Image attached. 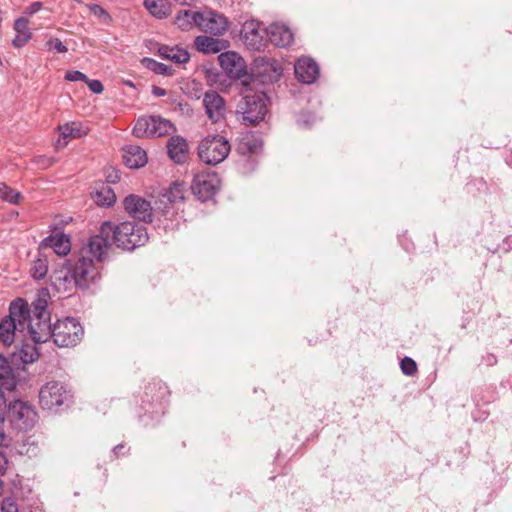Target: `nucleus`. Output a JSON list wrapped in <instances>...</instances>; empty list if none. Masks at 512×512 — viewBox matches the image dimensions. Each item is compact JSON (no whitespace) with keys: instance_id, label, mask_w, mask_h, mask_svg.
I'll return each mask as SVG.
<instances>
[{"instance_id":"obj_3","label":"nucleus","mask_w":512,"mask_h":512,"mask_svg":"<svg viewBox=\"0 0 512 512\" xmlns=\"http://www.w3.org/2000/svg\"><path fill=\"white\" fill-rule=\"evenodd\" d=\"M47 301L38 298L32 304V310L27 305V320L24 336L28 335L35 343H44L50 339V313Z\"/></svg>"},{"instance_id":"obj_24","label":"nucleus","mask_w":512,"mask_h":512,"mask_svg":"<svg viewBox=\"0 0 512 512\" xmlns=\"http://www.w3.org/2000/svg\"><path fill=\"white\" fill-rule=\"evenodd\" d=\"M158 54L163 59L169 60L175 64H183L190 59L188 51L178 46L162 45L158 49Z\"/></svg>"},{"instance_id":"obj_35","label":"nucleus","mask_w":512,"mask_h":512,"mask_svg":"<svg viewBox=\"0 0 512 512\" xmlns=\"http://www.w3.org/2000/svg\"><path fill=\"white\" fill-rule=\"evenodd\" d=\"M400 368L403 374L413 376L417 372V364L410 357H404L401 360Z\"/></svg>"},{"instance_id":"obj_44","label":"nucleus","mask_w":512,"mask_h":512,"mask_svg":"<svg viewBox=\"0 0 512 512\" xmlns=\"http://www.w3.org/2000/svg\"><path fill=\"white\" fill-rule=\"evenodd\" d=\"M3 423H4V417H0V446H7V436L4 432V428H3Z\"/></svg>"},{"instance_id":"obj_28","label":"nucleus","mask_w":512,"mask_h":512,"mask_svg":"<svg viewBox=\"0 0 512 512\" xmlns=\"http://www.w3.org/2000/svg\"><path fill=\"white\" fill-rule=\"evenodd\" d=\"M197 13L190 10H182L175 17V24L182 30H189L193 26H198Z\"/></svg>"},{"instance_id":"obj_5","label":"nucleus","mask_w":512,"mask_h":512,"mask_svg":"<svg viewBox=\"0 0 512 512\" xmlns=\"http://www.w3.org/2000/svg\"><path fill=\"white\" fill-rule=\"evenodd\" d=\"M84 335L81 324L72 317L58 320L53 326L50 325V338L59 347H72L77 345Z\"/></svg>"},{"instance_id":"obj_46","label":"nucleus","mask_w":512,"mask_h":512,"mask_svg":"<svg viewBox=\"0 0 512 512\" xmlns=\"http://www.w3.org/2000/svg\"><path fill=\"white\" fill-rule=\"evenodd\" d=\"M107 175H108L109 181L112 183H115V182L119 181V179H120L119 172L116 169L108 170Z\"/></svg>"},{"instance_id":"obj_48","label":"nucleus","mask_w":512,"mask_h":512,"mask_svg":"<svg viewBox=\"0 0 512 512\" xmlns=\"http://www.w3.org/2000/svg\"><path fill=\"white\" fill-rule=\"evenodd\" d=\"M152 94L156 97H163L166 95V90L159 86H152Z\"/></svg>"},{"instance_id":"obj_6","label":"nucleus","mask_w":512,"mask_h":512,"mask_svg":"<svg viewBox=\"0 0 512 512\" xmlns=\"http://www.w3.org/2000/svg\"><path fill=\"white\" fill-rule=\"evenodd\" d=\"M174 130L175 126L171 121L160 116L149 115L137 119L133 128V135L137 138L162 137Z\"/></svg>"},{"instance_id":"obj_39","label":"nucleus","mask_w":512,"mask_h":512,"mask_svg":"<svg viewBox=\"0 0 512 512\" xmlns=\"http://www.w3.org/2000/svg\"><path fill=\"white\" fill-rule=\"evenodd\" d=\"M1 512H18V507L12 498H5L2 501Z\"/></svg>"},{"instance_id":"obj_16","label":"nucleus","mask_w":512,"mask_h":512,"mask_svg":"<svg viewBox=\"0 0 512 512\" xmlns=\"http://www.w3.org/2000/svg\"><path fill=\"white\" fill-rule=\"evenodd\" d=\"M219 64L224 72L233 79H240L246 74L244 59L234 51H227L218 56Z\"/></svg>"},{"instance_id":"obj_20","label":"nucleus","mask_w":512,"mask_h":512,"mask_svg":"<svg viewBox=\"0 0 512 512\" xmlns=\"http://www.w3.org/2000/svg\"><path fill=\"white\" fill-rule=\"evenodd\" d=\"M228 42L225 40L213 38L207 35L197 36L194 45L199 52L204 54H216L227 47Z\"/></svg>"},{"instance_id":"obj_18","label":"nucleus","mask_w":512,"mask_h":512,"mask_svg":"<svg viewBox=\"0 0 512 512\" xmlns=\"http://www.w3.org/2000/svg\"><path fill=\"white\" fill-rule=\"evenodd\" d=\"M266 38L275 46L286 47L292 43L293 34L287 26L274 23L266 28Z\"/></svg>"},{"instance_id":"obj_8","label":"nucleus","mask_w":512,"mask_h":512,"mask_svg":"<svg viewBox=\"0 0 512 512\" xmlns=\"http://www.w3.org/2000/svg\"><path fill=\"white\" fill-rule=\"evenodd\" d=\"M267 101L264 93L246 94L239 105L243 122L253 126L263 121L267 114Z\"/></svg>"},{"instance_id":"obj_30","label":"nucleus","mask_w":512,"mask_h":512,"mask_svg":"<svg viewBox=\"0 0 512 512\" xmlns=\"http://www.w3.org/2000/svg\"><path fill=\"white\" fill-rule=\"evenodd\" d=\"M185 191L183 183L174 182L167 190L165 196L170 203L181 202L185 198Z\"/></svg>"},{"instance_id":"obj_17","label":"nucleus","mask_w":512,"mask_h":512,"mask_svg":"<svg viewBox=\"0 0 512 512\" xmlns=\"http://www.w3.org/2000/svg\"><path fill=\"white\" fill-rule=\"evenodd\" d=\"M294 71L298 81L304 84L314 83L319 76V66L310 57H302L298 59L295 63Z\"/></svg>"},{"instance_id":"obj_41","label":"nucleus","mask_w":512,"mask_h":512,"mask_svg":"<svg viewBox=\"0 0 512 512\" xmlns=\"http://www.w3.org/2000/svg\"><path fill=\"white\" fill-rule=\"evenodd\" d=\"M41 8H42L41 2L36 1V2L31 3L24 10V14L26 15L25 17H28V18L31 17L32 15H34L35 13L40 11Z\"/></svg>"},{"instance_id":"obj_23","label":"nucleus","mask_w":512,"mask_h":512,"mask_svg":"<svg viewBox=\"0 0 512 512\" xmlns=\"http://www.w3.org/2000/svg\"><path fill=\"white\" fill-rule=\"evenodd\" d=\"M41 245L52 248L59 256H66L71 250L70 238L63 233L46 237Z\"/></svg>"},{"instance_id":"obj_52","label":"nucleus","mask_w":512,"mask_h":512,"mask_svg":"<svg viewBox=\"0 0 512 512\" xmlns=\"http://www.w3.org/2000/svg\"><path fill=\"white\" fill-rule=\"evenodd\" d=\"M244 85H248V82L246 80L243 81Z\"/></svg>"},{"instance_id":"obj_25","label":"nucleus","mask_w":512,"mask_h":512,"mask_svg":"<svg viewBox=\"0 0 512 512\" xmlns=\"http://www.w3.org/2000/svg\"><path fill=\"white\" fill-rule=\"evenodd\" d=\"M32 344L23 343L17 352L13 353V359L18 358L23 364H31L38 360L40 353L36 347V344L32 340Z\"/></svg>"},{"instance_id":"obj_14","label":"nucleus","mask_w":512,"mask_h":512,"mask_svg":"<svg viewBox=\"0 0 512 512\" xmlns=\"http://www.w3.org/2000/svg\"><path fill=\"white\" fill-rule=\"evenodd\" d=\"M202 104L207 117L213 123H219L225 120L227 113L225 99L216 91L209 90L203 95Z\"/></svg>"},{"instance_id":"obj_38","label":"nucleus","mask_w":512,"mask_h":512,"mask_svg":"<svg viewBox=\"0 0 512 512\" xmlns=\"http://www.w3.org/2000/svg\"><path fill=\"white\" fill-rule=\"evenodd\" d=\"M90 11L94 16H96L100 19H103L104 21H107L110 19V16L107 13V11L104 8H102L100 5L94 4V5L90 6Z\"/></svg>"},{"instance_id":"obj_49","label":"nucleus","mask_w":512,"mask_h":512,"mask_svg":"<svg viewBox=\"0 0 512 512\" xmlns=\"http://www.w3.org/2000/svg\"><path fill=\"white\" fill-rule=\"evenodd\" d=\"M311 113H302L300 119L298 120L299 124L303 127H307L309 125V120L306 117H310Z\"/></svg>"},{"instance_id":"obj_4","label":"nucleus","mask_w":512,"mask_h":512,"mask_svg":"<svg viewBox=\"0 0 512 512\" xmlns=\"http://www.w3.org/2000/svg\"><path fill=\"white\" fill-rule=\"evenodd\" d=\"M27 315L26 301L18 298L11 302L9 314L0 321V343L8 347L17 334L24 333Z\"/></svg>"},{"instance_id":"obj_33","label":"nucleus","mask_w":512,"mask_h":512,"mask_svg":"<svg viewBox=\"0 0 512 512\" xmlns=\"http://www.w3.org/2000/svg\"><path fill=\"white\" fill-rule=\"evenodd\" d=\"M48 272V265L45 259H37L31 268V275L34 279H43Z\"/></svg>"},{"instance_id":"obj_29","label":"nucleus","mask_w":512,"mask_h":512,"mask_svg":"<svg viewBox=\"0 0 512 512\" xmlns=\"http://www.w3.org/2000/svg\"><path fill=\"white\" fill-rule=\"evenodd\" d=\"M116 201V195L109 186H102L95 195V202L99 206L109 207Z\"/></svg>"},{"instance_id":"obj_31","label":"nucleus","mask_w":512,"mask_h":512,"mask_svg":"<svg viewBox=\"0 0 512 512\" xmlns=\"http://www.w3.org/2000/svg\"><path fill=\"white\" fill-rule=\"evenodd\" d=\"M167 394V387L160 381L149 383L145 388V395L152 400H160Z\"/></svg>"},{"instance_id":"obj_2","label":"nucleus","mask_w":512,"mask_h":512,"mask_svg":"<svg viewBox=\"0 0 512 512\" xmlns=\"http://www.w3.org/2000/svg\"><path fill=\"white\" fill-rule=\"evenodd\" d=\"M97 247H89V239L82 246L77 259L69 260L67 264L68 275L74 281L75 286L80 289H87L97 283L101 278L100 268L104 261L106 252H102L98 257Z\"/></svg>"},{"instance_id":"obj_1","label":"nucleus","mask_w":512,"mask_h":512,"mask_svg":"<svg viewBox=\"0 0 512 512\" xmlns=\"http://www.w3.org/2000/svg\"><path fill=\"white\" fill-rule=\"evenodd\" d=\"M148 239L147 229L143 224L125 221L115 225L105 221L101 224L99 233L89 238V247L90 250L97 247L96 250L100 251L97 253L99 257L102 252L107 253L112 242L122 249L131 251L143 246Z\"/></svg>"},{"instance_id":"obj_9","label":"nucleus","mask_w":512,"mask_h":512,"mask_svg":"<svg viewBox=\"0 0 512 512\" xmlns=\"http://www.w3.org/2000/svg\"><path fill=\"white\" fill-rule=\"evenodd\" d=\"M7 417L11 424L20 431L33 428L37 421V413L33 406L21 400H15L9 404Z\"/></svg>"},{"instance_id":"obj_26","label":"nucleus","mask_w":512,"mask_h":512,"mask_svg":"<svg viewBox=\"0 0 512 512\" xmlns=\"http://www.w3.org/2000/svg\"><path fill=\"white\" fill-rule=\"evenodd\" d=\"M144 6L151 15L159 19L166 18L170 13L169 0H144Z\"/></svg>"},{"instance_id":"obj_34","label":"nucleus","mask_w":512,"mask_h":512,"mask_svg":"<svg viewBox=\"0 0 512 512\" xmlns=\"http://www.w3.org/2000/svg\"><path fill=\"white\" fill-rule=\"evenodd\" d=\"M147 61V67L152 70L154 73L159 75L170 76L173 73V69L166 64L157 62L153 59H145Z\"/></svg>"},{"instance_id":"obj_40","label":"nucleus","mask_w":512,"mask_h":512,"mask_svg":"<svg viewBox=\"0 0 512 512\" xmlns=\"http://www.w3.org/2000/svg\"><path fill=\"white\" fill-rule=\"evenodd\" d=\"M86 83H87L89 89L95 94H100L104 90L103 84L99 80H96V79L90 80L87 78Z\"/></svg>"},{"instance_id":"obj_27","label":"nucleus","mask_w":512,"mask_h":512,"mask_svg":"<svg viewBox=\"0 0 512 512\" xmlns=\"http://www.w3.org/2000/svg\"><path fill=\"white\" fill-rule=\"evenodd\" d=\"M60 136L63 139L80 138L87 134V129L80 122H70L59 126Z\"/></svg>"},{"instance_id":"obj_10","label":"nucleus","mask_w":512,"mask_h":512,"mask_svg":"<svg viewBox=\"0 0 512 512\" xmlns=\"http://www.w3.org/2000/svg\"><path fill=\"white\" fill-rule=\"evenodd\" d=\"M70 397L71 395L66 387L57 381L46 383L39 391V403L46 410H53L62 406Z\"/></svg>"},{"instance_id":"obj_32","label":"nucleus","mask_w":512,"mask_h":512,"mask_svg":"<svg viewBox=\"0 0 512 512\" xmlns=\"http://www.w3.org/2000/svg\"><path fill=\"white\" fill-rule=\"evenodd\" d=\"M0 198L11 204H18L21 198V193L15 191L5 183H0Z\"/></svg>"},{"instance_id":"obj_50","label":"nucleus","mask_w":512,"mask_h":512,"mask_svg":"<svg viewBox=\"0 0 512 512\" xmlns=\"http://www.w3.org/2000/svg\"><path fill=\"white\" fill-rule=\"evenodd\" d=\"M125 448L124 445L120 444L114 447L113 452L116 456L123 454V449Z\"/></svg>"},{"instance_id":"obj_22","label":"nucleus","mask_w":512,"mask_h":512,"mask_svg":"<svg viewBox=\"0 0 512 512\" xmlns=\"http://www.w3.org/2000/svg\"><path fill=\"white\" fill-rule=\"evenodd\" d=\"M13 28L16 32V35H15L14 39L12 40V45L15 48H22L32 38V32L29 29L28 17L17 18L14 22Z\"/></svg>"},{"instance_id":"obj_21","label":"nucleus","mask_w":512,"mask_h":512,"mask_svg":"<svg viewBox=\"0 0 512 512\" xmlns=\"http://www.w3.org/2000/svg\"><path fill=\"white\" fill-rule=\"evenodd\" d=\"M123 161L129 168H140L147 163V154L138 145H127L123 149Z\"/></svg>"},{"instance_id":"obj_12","label":"nucleus","mask_w":512,"mask_h":512,"mask_svg":"<svg viewBox=\"0 0 512 512\" xmlns=\"http://www.w3.org/2000/svg\"><path fill=\"white\" fill-rule=\"evenodd\" d=\"M220 187V179L215 173L197 174L192 182L193 194L201 201L210 200Z\"/></svg>"},{"instance_id":"obj_19","label":"nucleus","mask_w":512,"mask_h":512,"mask_svg":"<svg viewBox=\"0 0 512 512\" xmlns=\"http://www.w3.org/2000/svg\"><path fill=\"white\" fill-rule=\"evenodd\" d=\"M169 157L177 164H183L189 153V146L185 138L172 136L167 143Z\"/></svg>"},{"instance_id":"obj_36","label":"nucleus","mask_w":512,"mask_h":512,"mask_svg":"<svg viewBox=\"0 0 512 512\" xmlns=\"http://www.w3.org/2000/svg\"><path fill=\"white\" fill-rule=\"evenodd\" d=\"M262 146V142L252 138H245L240 143L239 149L246 150L249 153H256Z\"/></svg>"},{"instance_id":"obj_51","label":"nucleus","mask_w":512,"mask_h":512,"mask_svg":"<svg viewBox=\"0 0 512 512\" xmlns=\"http://www.w3.org/2000/svg\"><path fill=\"white\" fill-rule=\"evenodd\" d=\"M5 384L9 385V386H7V388H13V387H14V382H13V380H11V383L6 382Z\"/></svg>"},{"instance_id":"obj_47","label":"nucleus","mask_w":512,"mask_h":512,"mask_svg":"<svg viewBox=\"0 0 512 512\" xmlns=\"http://www.w3.org/2000/svg\"><path fill=\"white\" fill-rule=\"evenodd\" d=\"M8 464V460L6 455L0 451V474H3L6 471Z\"/></svg>"},{"instance_id":"obj_13","label":"nucleus","mask_w":512,"mask_h":512,"mask_svg":"<svg viewBox=\"0 0 512 512\" xmlns=\"http://www.w3.org/2000/svg\"><path fill=\"white\" fill-rule=\"evenodd\" d=\"M241 37L249 49L259 51L266 44V28L257 21H246L241 29Z\"/></svg>"},{"instance_id":"obj_7","label":"nucleus","mask_w":512,"mask_h":512,"mask_svg":"<svg viewBox=\"0 0 512 512\" xmlns=\"http://www.w3.org/2000/svg\"><path fill=\"white\" fill-rule=\"evenodd\" d=\"M229 142L222 136L216 135L203 139L198 147L200 159L209 165H216L227 158L230 152Z\"/></svg>"},{"instance_id":"obj_43","label":"nucleus","mask_w":512,"mask_h":512,"mask_svg":"<svg viewBox=\"0 0 512 512\" xmlns=\"http://www.w3.org/2000/svg\"><path fill=\"white\" fill-rule=\"evenodd\" d=\"M49 45H50L51 48L55 49L58 53H65V52H67V47L58 38L50 40L49 41Z\"/></svg>"},{"instance_id":"obj_42","label":"nucleus","mask_w":512,"mask_h":512,"mask_svg":"<svg viewBox=\"0 0 512 512\" xmlns=\"http://www.w3.org/2000/svg\"><path fill=\"white\" fill-rule=\"evenodd\" d=\"M10 374V368L8 366L7 360L0 355V380L6 379V377Z\"/></svg>"},{"instance_id":"obj_15","label":"nucleus","mask_w":512,"mask_h":512,"mask_svg":"<svg viewBox=\"0 0 512 512\" xmlns=\"http://www.w3.org/2000/svg\"><path fill=\"white\" fill-rule=\"evenodd\" d=\"M125 211L142 222L152 221V207L149 201L138 195H128L123 201Z\"/></svg>"},{"instance_id":"obj_11","label":"nucleus","mask_w":512,"mask_h":512,"mask_svg":"<svg viewBox=\"0 0 512 512\" xmlns=\"http://www.w3.org/2000/svg\"><path fill=\"white\" fill-rule=\"evenodd\" d=\"M198 28L215 36L223 35L228 29L227 18L212 9H204L197 13Z\"/></svg>"},{"instance_id":"obj_37","label":"nucleus","mask_w":512,"mask_h":512,"mask_svg":"<svg viewBox=\"0 0 512 512\" xmlns=\"http://www.w3.org/2000/svg\"><path fill=\"white\" fill-rule=\"evenodd\" d=\"M87 76L78 71V70H68L66 73H65V79L67 81H71V82H75V81H83V82H86L87 81Z\"/></svg>"},{"instance_id":"obj_45","label":"nucleus","mask_w":512,"mask_h":512,"mask_svg":"<svg viewBox=\"0 0 512 512\" xmlns=\"http://www.w3.org/2000/svg\"><path fill=\"white\" fill-rule=\"evenodd\" d=\"M483 362L487 366H494L497 363V358L492 353H487L485 356H483Z\"/></svg>"}]
</instances>
